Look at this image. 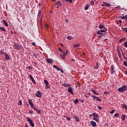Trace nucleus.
<instances>
[{"label": "nucleus", "mask_w": 127, "mask_h": 127, "mask_svg": "<svg viewBox=\"0 0 127 127\" xmlns=\"http://www.w3.org/2000/svg\"><path fill=\"white\" fill-rule=\"evenodd\" d=\"M15 49H17V50H19L21 48V46L18 44H15L14 45Z\"/></svg>", "instance_id": "obj_6"}, {"label": "nucleus", "mask_w": 127, "mask_h": 127, "mask_svg": "<svg viewBox=\"0 0 127 127\" xmlns=\"http://www.w3.org/2000/svg\"><path fill=\"white\" fill-rule=\"evenodd\" d=\"M101 36H105V35H101L98 36V37H101Z\"/></svg>", "instance_id": "obj_59"}, {"label": "nucleus", "mask_w": 127, "mask_h": 127, "mask_svg": "<svg viewBox=\"0 0 127 127\" xmlns=\"http://www.w3.org/2000/svg\"><path fill=\"white\" fill-rule=\"evenodd\" d=\"M65 53V55H67V54H68V50H66L65 51V53Z\"/></svg>", "instance_id": "obj_51"}, {"label": "nucleus", "mask_w": 127, "mask_h": 127, "mask_svg": "<svg viewBox=\"0 0 127 127\" xmlns=\"http://www.w3.org/2000/svg\"><path fill=\"white\" fill-rule=\"evenodd\" d=\"M127 90V86L126 85H123L122 87H120L118 89V92H121V93H123Z\"/></svg>", "instance_id": "obj_1"}, {"label": "nucleus", "mask_w": 127, "mask_h": 127, "mask_svg": "<svg viewBox=\"0 0 127 127\" xmlns=\"http://www.w3.org/2000/svg\"><path fill=\"white\" fill-rule=\"evenodd\" d=\"M95 2H94V1L92 0L90 2V4H91V5H93V4H94Z\"/></svg>", "instance_id": "obj_39"}, {"label": "nucleus", "mask_w": 127, "mask_h": 127, "mask_svg": "<svg viewBox=\"0 0 127 127\" xmlns=\"http://www.w3.org/2000/svg\"><path fill=\"white\" fill-rule=\"evenodd\" d=\"M92 116L94 117V118H99V115H98V114L97 113L92 114Z\"/></svg>", "instance_id": "obj_16"}, {"label": "nucleus", "mask_w": 127, "mask_h": 127, "mask_svg": "<svg viewBox=\"0 0 127 127\" xmlns=\"http://www.w3.org/2000/svg\"><path fill=\"white\" fill-rule=\"evenodd\" d=\"M79 46H80V44H76L73 46V47H74V48H76V47H79Z\"/></svg>", "instance_id": "obj_29"}, {"label": "nucleus", "mask_w": 127, "mask_h": 127, "mask_svg": "<svg viewBox=\"0 0 127 127\" xmlns=\"http://www.w3.org/2000/svg\"><path fill=\"white\" fill-rule=\"evenodd\" d=\"M124 65H125L126 67H127V62H124Z\"/></svg>", "instance_id": "obj_40"}, {"label": "nucleus", "mask_w": 127, "mask_h": 127, "mask_svg": "<svg viewBox=\"0 0 127 127\" xmlns=\"http://www.w3.org/2000/svg\"><path fill=\"white\" fill-rule=\"evenodd\" d=\"M74 104H75V105H77V104H78V103H79V100L78 99H75L74 101H73Z\"/></svg>", "instance_id": "obj_22"}, {"label": "nucleus", "mask_w": 127, "mask_h": 127, "mask_svg": "<svg viewBox=\"0 0 127 127\" xmlns=\"http://www.w3.org/2000/svg\"><path fill=\"white\" fill-rule=\"evenodd\" d=\"M44 83L46 85V86H49V83H48V81H47V80L45 79Z\"/></svg>", "instance_id": "obj_21"}, {"label": "nucleus", "mask_w": 127, "mask_h": 127, "mask_svg": "<svg viewBox=\"0 0 127 127\" xmlns=\"http://www.w3.org/2000/svg\"><path fill=\"white\" fill-rule=\"evenodd\" d=\"M98 109H99V110H102V107H101V106H98Z\"/></svg>", "instance_id": "obj_50"}, {"label": "nucleus", "mask_w": 127, "mask_h": 127, "mask_svg": "<svg viewBox=\"0 0 127 127\" xmlns=\"http://www.w3.org/2000/svg\"><path fill=\"white\" fill-rule=\"evenodd\" d=\"M32 108H33V109H34V111H37L38 110L36 108L34 107V106H33V107H32Z\"/></svg>", "instance_id": "obj_46"}, {"label": "nucleus", "mask_w": 127, "mask_h": 127, "mask_svg": "<svg viewBox=\"0 0 127 127\" xmlns=\"http://www.w3.org/2000/svg\"><path fill=\"white\" fill-rule=\"evenodd\" d=\"M90 124L91 125V126H92L94 127H96L97 126V124L96 123V122L93 121H91Z\"/></svg>", "instance_id": "obj_7"}, {"label": "nucleus", "mask_w": 127, "mask_h": 127, "mask_svg": "<svg viewBox=\"0 0 127 127\" xmlns=\"http://www.w3.org/2000/svg\"><path fill=\"white\" fill-rule=\"evenodd\" d=\"M89 8V4H86L84 7L85 10H87Z\"/></svg>", "instance_id": "obj_24"}, {"label": "nucleus", "mask_w": 127, "mask_h": 127, "mask_svg": "<svg viewBox=\"0 0 127 127\" xmlns=\"http://www.w3.org/2000/svg\"><path fill=\"white\" fill-rule=\"evenodd\" d=\"M59 51H61V52H62L63 53H64V52H63V51H62V50L60 48H59Z\"/></svg>", "instance_id": "obj_53"}, {"label": "nucleus", "mask_w": 127, "mask_h": 127, "mask_svg": "<svg viewBox=\"0 0 127 127\" xmlns=\"http://www.w3.org/2000/svg\"><path fill=\"white\" fill-rule=\"evenodd\" d=\"M53 67H54V68H55L56 69H57V68H58V66H56V65H54Z\"/></svg>", "instance_id": "obj_52"}, {"label": "nucleus", "mask_w": 127, "mask_h": 127, "mask_svg": "<svg viewBox=\"0 0 127 127\" xmlns=\"http://www.w3.org/2000/svg\"><path fill=\"white\" fill-rule=\"evenodd\" d=\"M124 31H125L126 32H127V28H123Z\"/></svg>", "instance_id": "obj_41"}, {"label": "nucleus", "mask_w": 127, "mask_h": 127, "mask_svg": "<svg viewBox=\"0 0 127 127\" xmlns=\"http://www.w3.org/2000/svg\"><path fill=\"white\" fill-rule=\"evenodd\" d=\"M32 113H33V111L32 110L29 111L30 114H32Z\"/></svg>", "instance_id": "obj_57"}, {"label": "nucleus", "mask_w": 127, "mask_h": 127, "mask_svg": "<svg viewBox=\"0 0 127 127\" xmlns=\"http://www.w3.org/2000/svg\"><path fill=\"white\" fill-rule=\"evenodd\" d=\"M2 22H3V24H4L5 26H6V27H7V26H8V24H7V23L6 22V21L5 20H3Z\"/></svg>", "instance_id": "obj_15"}, {"label": "nucleus", "mask_w": 127, "mask_h": 127, "mask_svg": "<svg viewBox=\"0 0 127 127\" xmlns=\"http://www.w3.org/2000/svg\"><path fill=\"white\" fill-rule=\"evenodd\" d=\"M57 70H58V71H60L61 70V68L60 67H57Z\"/></svg>", "instance_id": "obj_47"}, {"label": "nucleus", "mask_w": 127, "mask_h": 127, "mask_svg": "<svg viewBox=\"0 0 127 127\" xmlns=\"http://www.w3.org/2000/svg\"><path fill=\"white\" fill-rule=\"evenodd\" d=\"M104 30H100L97 31V34H100L101 35H105V33H103L105 32V31H107L106 29H103Z\"/></svg>", "instance_id": "obj_3"}, {"label": "nucleus", "mask_w": 127, "mask_h": 127, "mask_svg": "<svg viewBox=\"0 0 127 127\" xmlns=\"http://www.w3.org/2000/svg\"><path fill=\"white\" fill-rule=\"evenodd\" d=\"M119 116H120V114L119 113H116L114 115L115 118L118 117Z\"/></svg>", "instance_id": "obj_33"}, {"label": "nucleus", "mask_w": 127, "mask_h": 127, "mask_svg": "<svg viewBox=\"0 0 127 127\" xmlns=\"http://www.w3.org/2000/svg\"><path fill=\"white\" fill-rule=\"evenodd\" d=\"M98 68H99V63H96V66L94 67V68L98 69Z\"/></svg>", "instance_id": "obj_30"}, {"label": "nucleus", "mask_w": 127, "mask_h": 127, "mask_svg": "<svg viewBox=\"0 0 127 127\" xmlns=\"http://www.w3.org/2000/svg\"><path fill=\"white\" fill-rule=\"evenodd\" d=\"M45 88H46V89H50V87L48 86V85H46Z\"/></svg>", "instance_id": "obj_42"}, {"label": "nucleus", "mask_w": 127, "mask_h": 127, "mask_svg": "<svg viewBox=\"0 0 127 127\" xmlns=\"http://www.w3.org/2000/svg\"><path fill=\"white\" fill-rule=\"evenodd\" d=\"M91 92H92V93H94V95H96V96L99 95V94L96 92V90H95V89L91 90Z\"/></svg>", "instance_id": "obj_18"}, {"label": "nucleus", "mask_w": 127, "mask_h": 127, "mask_svg": "<svg viewBox=\"0 0 127 127\" xmlns=\"http://www.w3.org/2000/svg\"><path fill=\"white\" fill-rule=\"evenodd\" d=\"M105 4L106 6H108V7L111 6V4H110V3H106Z\"/></svg>", "instance_id": "obj_36"}, {"label": "nucleus", "mask_w": 127, "mask_h": 127, "mask_svg": "<svg viewBox=\"0 0 127 127\" xmlns=\"http://www.w3.org/2000/svg\"><path fill=\"white\" fill-rule=\"evenodd\" d=\"M60 71H61V72L62 73H64V71L63 70V69H61V68Z\"/></svg>", "instance_id": "obj_55"}, {"label": "nucleus", "mask_w": 127, "mask_h": 127, "mask_svg": "<svg viewBox=\"0 0 127 127\" xmlns=\"http://www.w3.org/2000/svg\"><path fill=\"white\" fill-rule=\"evenodd\" d=\"M65 1H69V2H72V0H65Z\"/></svg>", "instance_id": "obj_43"}, {"label": "nucleus", "mask_w": 127, "mask_h": 127, "mask_svg": "<svg viewBox=\"0 0 127 127\" xmlns=\"http://www.w3.org/2000/svg\"><path fill=\"white\" fill-rule=\"evenodd\" d=\"M29 77L30 79H31V80H32V79H34V78H33V77L32 75H29Z\"/></svg>", "instance_id": "obj_38"}, {"label": "nucleus", "mask_w": 127, "mask_h": 127, "mask_svg": "<svg viewBox=\"0 0 127 127\" xmlns=\"http://www.w3.org/2000/svg\"><path fill=\"white\" fill-rule=\"evenodd\" d=\"M93 120H94V121H96V122H99V119L94 117Z\"/></svg>", "instance_id": "obj_32"}, {"label": "nucleus", "mask_w": 127, "mask_h": 127, "mask_svg": "<svg viewBox=\"0 0 127 127\" xmlns=\"http://www.w3.org/2000/svg\"><path fill=\"white\" fill-rule=\"evenodd\" d=\"M27 121L28 123H29L31 127H34L35 125L34 123H33V121H32V120H31L29 117H28Z\"/></svg>", "instance_id": "obj_2"}, {"label": "nucleus", "mask_w": 127, "mask_h": 127, "mask_svg": "<svg viewBox=\"0 0 127 127\" xmlns=\"http://www.w3.org/2000/svg\"><path fill=\"white\" fill-rule=\"evenodd\" d=\"M28 103L31 108H33V107H34V105H33V103H32V101L31 100L29 99Z\"/></svg>", "instance_id": "obj_8"}, {"label": "nucleus", "mask_w": 127, "mask_h": 127, "mask_svg": "<svg viewBox=\"0 0 127 127\" xmlns=\"http://www.w3.org/2000/svg\"><path fill=\"white\" fill-rule=\"evenodd\" d=\"M25 127H28V125H25Z\"/></svg>", "instance_id": "obj_64"}, {"label": "nucleus", "mask_w": 127, "mask_h": 127, "mask_svg": "<svg viewBox=\"0 0 127 127\" xmlns=\"http://www.w3.org/2000/svg\"><path fill=\"white\" fill-rule=\"evenodd\" d=\"M33 55L34 57H35V58H37V56H36L35 54H34Z\"/></svg>", "instance_id": "obj_56"}, {"label": "nucleus", "mask_w": 127, "mask_h": 127, "mask_svg": "<svg viewBox=\"0 0 127 127\" xmlns=\"http://www.w3.org/2000/svg\"><path fill=\"white\" fill-rule=\"evenodd\" d=\"M31 81L33 83H34V84H35V80H34V78H33V79L31 80Z\"/></svg>", "instance_id": "obj_45"}, {"label": "nucleus", "mask_w": 127, "mask_h": 127, "mask_svg": "<svg viewBox=\"0 0 127 127\" xmlns=\"http://www.w3.org/2000/svg\"><path fill=\"white\" fill-rule=\"evenodd\" d=\"M111 71L112 74H114V73H115L114 65L111 66Z\"/></svg>", "instance_id": "obj_12"}, {"label": "nucleus", "mask_w": 127, "mask_h": 127, "mask_svg": "<svg viewBox=\"0 0 127 127\" xmlns=\"http://www.w3.org/2000/svg\"><path fill=\"white\" fill-rule=\"evenodd\" d=\"M0 54H1V55L4 54V52H3V51H2V50H1L0 51Z\"/></svg>", "instance_id": "obj_34"}, {"label": "nucleus", "mask_w": 127, "mask_h": 127, "mask_svg": "<svg viewBox=\"0 0 127 127\" xmlns=\"http://www.w3.org/2000/svg\"><path fill=\"white\" fill-rule=\"evenodd\" d=\"M67 39H68V40H72L73 39V37L69 36L67 37Z\"/></svg>", "instance_id": "obj_23"}, {"label": "nucleus", "mask_w": 127, "mask_h": 127, "mask_svg": "<svg viewBox=\"0 0 127 127\" xmlns=\"http://www.w3.org/2000/svg\"><path fill=\"white\" fill-rule=\"evenodd\" d=\"M82 55H83V56H85V53H82Z\"/></svg>", "instance_id": "obj_63"}, {"label": "nucleus", "mask_w": 127, "mask_h": 127, "mask_svg": "<svg viewBox=\"0 0 127 127\" xmlns=\"http://www.w3.org/2000/svg\"><path fill=\"white\" fill-rule=\"evenodd\" d=\"M92 98L94 99L95 100H96V101H98L99 102H101L102 100L100 99L99 97H97L96 95H92Z\"/></svg>", "instance_id": "obj_5"}, {"label": "nucleus", "mask_w": 127, "mask_h": 127, "mask_svg": "<svg viewBox=\"0 0 127 127\" xmlns=\"http://www.w3.org/2000/svg\"><path fill=\"white\" fill-rule=\"evenodd\" d=\"M125 47H127V42H126L125 43Z\"/></svg>", "instance_id": "obj_49"}, {"label": "nucleus", "mask_w": 127, "mask_h": 127, "mask_svg": "<svg viewBox=\"0 0 127 127\" xmlns=\"http://www.w3.org/2000/svg\"><path fill=\"white\" fill-rule=\"evenodd\" d=\"M46 61L48 62V63H49V64H51L53 61H52V59H47Z\"/></svg>", "instance_id": "obj_11"}, {"label": "nucleus", "mask_w": 127, "mask_h": 127, "mask_svg": "<svg viewBox=\"0 0 127 127\" xmlns=\"http://www.w3.org/2000/svg\"><path fill=\"white\" fill-rule=\"evenodd\" d=\"M28 69H29V70H31V69H32V67H31L30 66H28Z\"/></svg>", "instance_id": "obj_48"}, {"label": "nucleus", "mask_w": 127, "mask_h": 127, "mask_svg": "<svg viewBox=\"0 0 127 127\" xmlns=\"http://www.w3.org/2000/svg\"><path fill=\"white\" fill-rule=\"evenodd\" d=\"M22 104V101H21V100H19L18 102V106H21Z\"/></svg>", "instance_id": "obj_25"}, {"label": "nucleus", "mask_w": 127, "mask_h": 127, "mask_svg": "<svg viewBox=\"0 0 127 127\" xmlns=\"http://www.w3.org/2000/svg\"><path fill=\"white\" fill-rule=\"evenodd\" d=\"M60 56L64 60H65V56H66V55L65 54V53H63V55H61Z\"/></svg>", "instance_id": "obj_17"}, {"label": "nucleus", "mask_w": 127, "mask_h": 127, "mask_svg": "<svg viewBox=\"0 0 127 127\" xmlns=\"http://www.w3.org/2000/svg\"><path fill=\"white\" fill-rule=\"evenodd\" d=\"M123 41H125V38H124L121 39V40H120V43H122Z\"/></svg>", "instance_id": "obj_31"}, {"label": "nucleus", "mask_w": 127, "mask_h": 127, "mask_svg": "<svg viewBox=\"0 0 127 127\" xmlns=\"http://www.w3.org/2000/svg\"><path fill=\"white\" fill-rule=\"evenodd\" d=\"M56 4L58 5V6H60V5H61V2H60V1H58Z\"/></svg>", "instance_id": "obj_27"}, {"label": "nucleus", "mask_w": 127, "mask_h": 127, "mask_svg": "<svg viewBox=\"0 0 127 127\" xmlns=\"http://www.w3.org/2000/svg\"><path fill=\"white\" fill-rule=\"evenodd\" d=\"M104 94L105 95H108V94H109V92H108V91L104 92Z\"/></svg>", "instance_id": "obj_44"}, {"label": "nucleus", "mask_w": 127, "mask_h": 127, "mask_svg": "<svg viewBox=\"0 0 127 127\" xmlns=\"http://www.w3.org/2000/svg\"><path fill=\"white\" fill-rule=\"evenodd\" d=\"M36 112L37 113V114H40V113H41V110H37Z\"/></svg>", "instance_id": "obj_35"}, {"label": "nucleus", "mask_w": 127, "mask_h": 127, "mask_svg": "<svg viewBox=\"0 0 127 127\" xmlns=\"http://www.w3.org/2000/svg\"><path fill=\"white\" fill-rule=\"evenodd\" d=\"M110 114H114L115 113V110H112L111 111L109 112Z\"/></svg>", "instance_id": "obj_37"}, {"label": "nucleus", "mask_w": 127, "mask_h": 127, "mask_svg": "<svg viewBox=\"0 0 127 127\" xmlns=\"http://www.w3.org/2000/svg\"><path fill=\"white\" fill-rule=\"evenodd\" d=\"M35 96L36 97H38V98H41L42 97V95L41 94V92H40V91H38L35 93Z\"/></svg>", "instance_id": "obj_4"}, {"label": "nucleus", "mask_w": 127, "mask_h": 127, "mask_svg": "<svg viewBox=\"0 0 127 127\" xmlns=\"http://www.w3.org/2000/svg\"><path fill=\"white\" fill-rule=\"evenodd\" d=\"M73 118L74 120H75V122H80V119H79V117H78L77 116H73Z\"/></svg>", "instance_id": "obj_10"}, {"label": "nucleus", "mask_w": 127, "mask_h": 127, "mask_svg": "<svg viewBox=\"0 0 127 127\" xmlns=\"http://www.w3.org/2000/svg\"><path fill=\"white\" fill-rule=\"evenodd\" d=\"M122 19H125V18H126V19H127V15H125V16H122L121 17Z\"/></svg>", "instance_id": "obj_26"}, {"label": "nucleus", "mask_w": 127, "mask_h": 127, "mask_svg": "<svg viewBox=\"0 0 127 127\" xmlns=\"http://www.w3.org/2000/svg\"><path fill=\"white\" fill-rule=\"evenodd\" d=\"M32 45H33V46H35V44L34 43H32Z\"/></svg>", "instance_id": "obj_62"}, {"label": "nucleus", "mask_w": 127, "mask_h": 127, "mask_svg": "<svg viewBox=\"0 0 127 127\" xmlns=\"http://www.w3.org/2000/svg\"><path fill=\"white\" fill-rule=\"evenodd\" d=\"M67 91L68 92V93H70V94H72V95H73V94H74L73 93V90L72 89V87H68Z\"/></svg>", "instance_id": "obj_9"}, {"label": "nucleus", "mask_w": 127, "mask_h": 127, "mask_svg": "<svg viewBox=\"0 0 127 127\" xmlns=\"http://www.w3.org/2000/svg\"><path fill=\"white\" fill-rule=\"evenodd\" d=\"M66 119L67 120V121H70V120H71V118H70V117H67L66 118Z\"/></svg>", "instance_id": "obj_54"}, {"label": "nucleus", "mask_w": 127, "mask_h": 127, "mask_svg": "<svg viewBox=\"0 0 127 127\" xmlns=\"http://www.w3.org/2000/svg\"><path fill=\"white\" fill-rule=\"evenodd\" d=\"M65 22L68 23V22L69 21V20H68V19H66L65 20Z\"/></svg>", "instance_id": "obj_58"}, {"label": "nucleus", "mask_w": 127, "mask_h": 127, "mask_svg": "<svg viewBox=\"0 0 127 127\" xmlns=\"http://www.w3.org/2000/svg\"><path fill=\"white\" fill-rule=\"evenodd\" d=\"M40 12H41V11H39V13H38V15H40Z\"/></svg>", "instance_id": "obj_61"}, {"label": "nucleus", "mask_w": 127, "mask_h": 127, "mask_svg": "<svg viewBox=\"0 0 127 127\" xmlns=\"http://www.w3.org/2000/svg\"><path fill=\"white\" fill-rule=\"evenodd\" d=\"M0 30H1L2 31H5V29L3 28V27H0Z\"/></svg>", "instance_id": "obj_28"}, {"label": "nucleus", "mask_w": 127, "mask_h": 127, "mask_svg": "<svg viewBox=\"0 0 127 127\" xmlns=\"http://www.w3.org/2000/svg\"><path fill=\"white\" fill-rule=\"evenodd\" d=\"M121 118L122 119V121H125L126 120V115H122Z\"/></svg>", "instance_id": "obj_19"}, {"label": "nucleus", "mask_w": 127, "mask_h": 127, "mask_svg": "<svg viewBox=\"0 0 127 127\" xmlns=\"http://www.w3.org/2000/svg\"><path fill=\"white\" fill-rule=\"evenodd\" d=\"M71 62H75V60L72 59L71 60Z\"/></svg>", "instance_id": "obj_60"}, {"label": "nucleus", "mask_w": 127, "mask_h": 127, "mask_svg": "<svg viewBox=\"0 0 127 127\" xmlns=\"http://www.w3.org/2000/svg\"><path fill=\"white\" fill-rule=\"evenodd\" d=\"M62 86H64V87H65L67 88L68 87H70L71 85H70L69 84L64 83L62 84Z\"/></svg>", "instance_id": "obj_13"}, {"label": "nucleus", "mask_w": 127, "mask_h": 127, "mask_svg": "<svg viewBox=\"0 0 127 127\" xmlns=\"http://www.w3.org/2000/svg\"><path fill=\"white\" fill-rule=\"evenodd\" d=\"M99 28H100V29H102V28H103V29H105L106 27H104V25L101 24V25H99Z\"/></svg>", "instance_id": "obj_20"}, {"label": "nucleus", "mask_w": 127, "mask_h": 127, "mask_svg": "<svg viewBox=\"0 0 127 127\" xmlns=\"http://www.w3.org/2000/svg\"><path fill=\"white\" fill-rule=\"evenodd\" d=\"M4 55L5 56V59L6 60H9V56L7 54H6V53H4Z\"/></svg>", "instance_id": "obj_14"}]
</instances>
